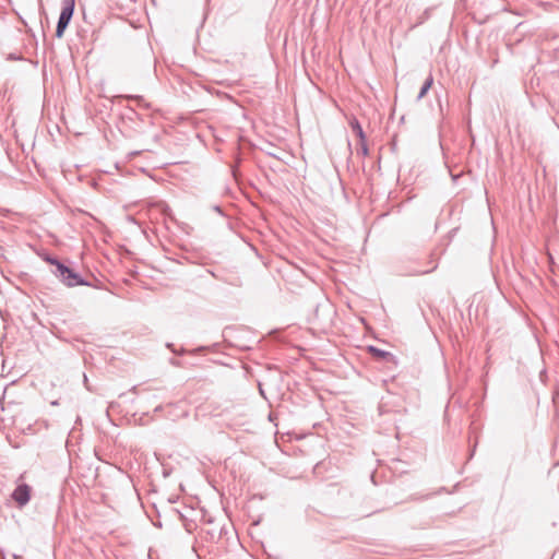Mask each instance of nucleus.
Wrapping results in <instances>:
<instances>
[{
	"instance_id": "8",
	"label": "nucleus",
	"mask_w": 559,
	"mask_h": 559,
	"mask_svg": "<svg viewBox=\"0 0 559 559\" xmlns=\"http://www.w3.org/2000/svg\"><path fill=\"white\" fill-rule=\"evenodd\" d=\"M46 261L49 262L50 264L55 265L56 269H58V263H61L57 258H52V257H47Z\"/></svg>"
},
{
	"instance_id": "12",
	"label": "nucleus",
	"mask_w": 559,
	"mask_h": 559,
	"mask_svg": "<svg viewBox=\"0 0 559 559\" xmlns=\"http://www.w3.org/2000/svg\"><path fill=\"white\" fill-rule=\"evenodd\" d=\"M231 173H233L234 177H237V173H236V167L235 166L231 167Z\"/></svg>"
},
{
	"instance_id": "6",
	"label": "nucleus",
	"mask_w": 559,
	"mask_h": 559,
	"mask_svg": "<svg viewBox=\"0 0 559 559\" xmlns=\"http://www.w3.org/2000/svg\"><path fill=\"white\" fill-rule=\"evenodd\" d=\"M358 154H361L362 156H367L369 153V148L367 145L366 138L364 139V142L359 141V148L357 150Z\"/></svg>"
},
{
	"instance_id": "15",
	"label": "nucleus",
	"mask_w": 559,
	"mask_h": 559,
	"mask_svg": "<svg viewBox=\"0 0 559 559\" xmlns=\"http://www.w3.org/2000/svg\"><path fill=\"white\" fill-rule=\"evenodd\" d=\"M13 558H14V559H22V556H20V555H13Z\"/></svg>"
},
{
	"instance_id": "2",
	"label": "nucleus",
	"mask_w": 559,
	"mask_h": 559,
	"mask_svg": "<svg viewBox=\"0 0 559 559\" xmlns=\"http://www.w3.org/2000/svg\"><path fill=\"white\" fill-rule=\"evenodd\" d=\"M75 0H62V10L56 27V37L61 38L74 13Z\"/></svg>"
},
{
	"instance_id": "10",
	"label": "nucleus",
	"mask_w": 559,
	"mask_h": 559,
	"mask_svg": "<svg viewBox=\"0 0 559 559\" xmlns=\"http://www.w3.org/2000/svg\"><path fill=\"white\" fill-rule=\"evenodd\" d=\"M126 98L136 100L138 103L143 102L142 96H126Z\"/></svg>"
},
{
	"instance_id": "5",
	"label": "nucleus",
	"mask_w": 559,
	"mask_h": 559,
	"mask_svg": "<svg viewBox=\"0 0 559 559\" xmlns=\"http://www.w3.org/2000/svg\"><path fill=\"white\" fill-rule=\"evenodd\" d=\"M349 126L353 130V132L357 135V138L359 139V141L364 142V139L366 138V134L362 130V127L361 124L359 123V121L357 120V118H352L350 121H349Z\"/></svg>"
},
{
	"instance_id": "13",
	"label": "nucleus",
	"mask_w": 559,
	"mask_h": 559,
	"mask_svg": "<svg viewBox=\"0 0 559 559\" xmlns=\"http://www.w3.org/2000/svg\"><path fill=\"white\" fill-rule=\"evenodd\" d=\"M167 347L171 348V350H173L175 354H179L177 350H175V349L173 348V345H171V344H167Z\"/></svg>"
},
{
	"instance_id": "3",
	"label": "nucleus",
	"mask_w": 559,
	"mask_h": 559,
	"mask_svg": "<svg viewBox=\"0 0 559 559\" xmlns=\"http://www.w3.org/2000/svg\"><path fill=\"white\" fill-rule=\"evenodd\" d=\"M12 498L19 506H25L31 499L29 486L26 484L19 485L12 493Z\"/></svg>"
},
{
	"instance_id": "1",
	"label": "nucleus",
	"mask_w": 559,
	"mask_h": 559,
	"mask_svg": "<svg viewBox=\"0 0 559 559\" xmlns=\"http://www.w3.org/2000/svg\"><path fill=\"white\" fill-rule=\"evenodd\" d=\"M53 273L61 280L63 284L69 287L88 285V283L80 276V274L63 263H58V269H56Z\"/></svg>"
},
{
	"instance_id": "4",
	"label": "nucleus",
	"mask_w": 559,
	"mask_h": 559,
	"mask_svg": "<svg viewBox=\"0 0 559 559\" xmlns=\"http://www.w3.org/2000/svg\"><path fill=\"white\" fill-rule=\"evenodd\" d=\"M368 353H370L374 358L388 360L392 357V354L390 352L383 350L381 348H378L376 346H368Z\"/></svg>"
},
{
	"instance_id": "7",
	"label": "nucleus",
	"mask_w": 559,
	"mask_h": 559,
	"mask_svg": "<svg viewBox=\"0 0 559 559\" xmlns=\"http://www.w3.org/2000/svg\"><path fill=\"white\" fill-rule=\"evenodd\" d=\"M432 83H433V78H432V75L430 74V75L426 79V81L424 82L423 86H426V88H428V90H429V88L431 87Z\"/></svg>"
},
{
	"instance_id": "9",
	"label": "nucleus",
	"mask_w": 559,
	"mask_h": 559,
	"mask_svg": "<svg viewBox=\"0 0 559 559\" xmlns=\"http://www.w3.org/2000/svg\"><path fill=\"white\" fill-rule=\"evenodd\" d=\"M428 88H426V86H421L419 93H418V96H417V99H421L427 93H428Z\"/></svg>"
},
{
	"instance_id": "14",
	"label": "nucleus",
	"mask_w": 559,
	"mask_h": 559,
	"mask_svg": "<svg viewBox=\"0 0 559 559\" xmlns=\"http://www.w3.org/2000/svg\"><path fill=\"white\" fill-rule=\"evenodd\" d=\"M270 156H273V157H277L276 154L274 153V151H271L267 153Z\"/></svg>"
},
{
	"instance_id": "11",
	"label": "nucleus",
	"mask_w": 559,
	"mask_h": 559,
	"mask_svg": "<svg viewBox=\"0 0 559 559\" xmlns=\"http://www.w3.org/2000/svg\"><path fill=\"white\" fill-rule=\"evenodd\" d=\"M437 269V263H435L429 270L423 271L421 274L430 273Z\"/></svg>"
}]
</instances>
